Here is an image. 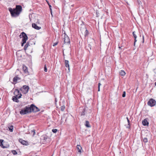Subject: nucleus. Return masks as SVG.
<instances>
[{
	"label": "nucleus",
	"instance_id": "obj_1",
	"mask_svg": "<svg viewBox=\"0 0 156 156\" xmlns=\"http://www.w3.org/2000/svg\"><path fill=\"white\" fill-rule=\"evenodd\" d=\"M11 16L12 17H16L18 16L22 11V8L20 5H16L15 8L12 9L10 7L8 9Z\"/></svg>",
	"mask_w": 156,
	"mask_h": 156
},
{
	"label": "nucleus",
	"instance_id": "obj_2",
	"mask_svg": "<svg viewBox=\"0 0 156 156\" xmlns=\"http://www.w3.org/2000/svg\"><path fill=\"white\" fill-rule=\"evenodd\" d=\"M31 112V109L30 108L29 105L26 106L23 109L20 111V113L21 115H25L28 113Z\"/></svg>",
	"mask_w": 156,
	"mask_h": 156
},
{
	"label": "nucleus",
	"instance_id": "obj_3",
	"mask_svg": "<svg viewBox=\"0 0 156 156\" xmlns=\"http://www.w3.org/2000/svg\"><path fill=\"white\" fill-rule=\"evenodd\" d=\"M29 88V87L28 86L23 85L22 87L20 89V90L21 91L23 94H26L28 93Z\"/></svg>",
	"mask_w": 156,
	"mask_h": 156
},
{
	"label": "nucleus",
	"instance_id": "obj_4",
	"mask_svg": "<svg viewBox=\"0 0 156 156\" xmlns=\"http://www.w3.org/2000/svg\"><path fill=\"white\" fill-rule=\"evenodd\" d=\"M20 38H23L22 41H23V43H26V41L28 39V37L26 33L22 32L20 35Z\"/></svg>",
	"mask_w": 156,
	"mask_h": 156
},
{
	"label": "nucleus",
	"instance_id": "obj_5",
	"mask_svg": "<svg viewBox=\"0 0 156 156\" xmlns=\"http://www.w3.org/2000/svg\"><path fill=\"white\" fill-rule=\"evenodd\" d=\"M29 107L31 109V111L36 112L40 111L39 108L33 104H31L30 106H29Z\"/></svg>",
	"mask_w": 156,
	"mask_h": 156
},
{
	"label": "nucleus",
	"instance_id": "obj_6",
	"mask_svg": "<svg viewBox=\"0 0 156 156\" xmlns=\"http://www.w3.org/2000/svg\"><path fill=\"white\" fill-rule=\"evenodd\" d=\"M156 104V101L152 98L150 99L147 102V105L151 107H153Z\"/></svg>",
	"mask_w": 156,
	"mask_h": 156
},
{
	"label": "nucleus",
	"instance_id": "obj_7",
	"mask_svg": "<svg viewBox=\"0 0 156 156\" xmlns=\"http://www.w3.org/2000/svg\"><path fill=\"white\" fill-rule=\"evenodd\" d=\"M63 39H64V42L65 43H69L70 42V40L68 36L66 35H64Z\"/></svg>",
	"mask_w": 156,
	"mask_h": 156
},
{
	"label": "nucleus",
	"instance_id": "obj_8",
	"mask_svg": "<svg viewBox=\"0 0 156 156\" xmlns=\"http://www.w3.org/2000/svg\"><path fill=\"white\" fill-rule=\"evenodd\" d=\"M19 141L22 144L25 145H27L29 144L28 142L23 140L22 139H20L19 140Z\"/></svg>",
	"mask_w": 156,
	"mask_h": 156
},
{
	"label": "nucleus",
	"instance_id": "obj_9",
	"mask_svg": "<svg viewBox=\"0 0 156 156\" xmlns=\"http://www.w3.org/2000/svg\"><path fill=\"white\" fill-rule=\"evenodd\" d=\"M3 141L4 140H0V146L3 148H7L8 147H9V145H7L6 146H5L3 145Z\"/></svg>",
	"mask_w": 156,
	"mask_h": 156
},
{
	"label": "nucleus",
	"instance_id": "obj_10",
	"mask_svg": "<svg viewBox=\"0 0 156 156\" xmlns=\"http://www.w3.org/2000/svg\"><path fill=\"white\" fill-rule=\"evenodd\" d=\"M32 27L35 29L39 30L41 29V27H39L35 23H33L32 25Z\"/></svg>",
	"mask_w": 156,
	"mask_h": 156
},
{
	"label": "nucleus",
	"instance_id": "obj_11",
	"mask_svg": "<svg viewBox=\"0 0 156 156\" xmlns=\"http://www.w3.org/2000/svg\"><path fill=\"white\" fill-rule=\"evenodd\" d=\"M20 78L18 76H15L13 78V81L14 83H16L18 80H20Z\"/></svg>",
	"mask_w": 156,
	"mask_h": 156
},
{
	"label": "nucleus",
	"instance_id": "obj_12",
	"mask_svg": "<svg viewBox=\"0 0 156 156\" xmlns=\"http://www.w3.org/2000/svg\"><path fill=\"white\" fill-rule=\"evenodd\" d=\"M142 124H143L144 126H148L149 124V122L147 121V120L146 119H144L142 121Z\"/></svg>",
	"mask_w": 156,
	"mask_h": 156
},
{
	"label": "nucleus",
	"instance_id": "obj_13",
	"mask_svg": "<svg viewBox=\"0 0 156 156\" xmlns=\"http://www.w3.org/2000/svg\"><path fill=\"white\" fill-rule=\"evenodd\" d=\"M17 92V93L18 94V95H16V96H17V98H21L22 96V94L21 93L19 94V90L17 89H16L15 90V92Z\"/></svg>",
	"mask_w": 156,
	"mask_h": 156
},
{
	"label": "nucleus",
	"instance_id": "obj_14",
	"mask_svg": "<svg viewBox=\"0 0 156 156\" xmlns=\"http://www.w3.org/2000/svg\"><path fill=\"white\" fill-rule=\"evenodd\" d=\"M133 35L134 37V45L135 46V45L136 42L137 41V40H136V38H137V36H136V35L135 34V31H134V32H133Z\"/></svg>",
	"mask_w": 156,
	"mask_h": 156
},
{
	"label": "nucleus",
	"instance_id": "obj_15",
	"mask_svg": "<svg viewBox=\"0 0 156 156\" xmlns=\"http://www.w3.org/2000/svg\"><path fill=\"white\" fill-rule=\"evenodd\" d=\"M23 69L24 72L25 73H28V69L27 66L25 65H23Z\"/></svg>",
	"mask_w": 156,
	"mask_h": 156
},
{
	"label": "nucleus",
	"instance_id": "obj_16",
	"mask_svg": "<svg viewBox=\"0 0 156 156\" xmlns=\"http://www.w3.org/2000/svg\"><path fill=\"white\" fill-rule=\"evenodd\" d=\"M12 100L16 102H18L19 101L18 98H17V96H14L12 97Z\"/></svg>",
	"mask_w": 156,
	"mask_h": 156
},
{
	"label": "nucleus",
	"instance_id": "obj_17",
	"mask_svg": "<svg viewBox=\"0 0 156 156\" xmlns=\"http://www.w3.org/2000/svg\"><path fill=\"white\" fill-rule=\"evenodd\" d=\"M65 64L66 67L68 68L69 70V62L67 60H65Z\"/></svg>",
	"mask_w": 156,
	"mask_h": 156
},
{
	"label": "nucleus",
	"instance_id": "obj_18",
	"mask_svg": "<svg viewBox=\"0 0 156 156\" xmlns=\"http://www.w3.org/2000/svg\"><path fill=\"white\" fill-rule=\"evenodd\" d=\"M30 41H28L26 43V45L24 46V50L25 51L27 49V47L29 46H30Z\"/></svg>",
	"mask_w": 156,
	"mask_h": 156
},
{
	"label": "nucleus",
	"instance_id": "obj_19",
	"mask_svg": "<svg viewBox=\"0 0 156 156\" xmlns=\"http://www.w3.org/2000/svg\"><path fill=\"white\" fill-rule=\"evenodd\" d=\"M86 126L88 128H90L91 127L90 125L89 124V122L88 121H86L85 124Z\"/></svg>",
	"mask_w": 156,
	"mask_h": 156
},
{
	"label": "nucleus",
	"instance_id": "obj_20",
	"mask_svg": "<svg viewBox=\"0 0 156 156\" xmlns=\"http://www.w3.org/2000/svg\"><path fill=\"white\" fill-rule=\"evenodd\" d=\"M77 148L78 152L80 153H81V150L82 149V147L80 145H77Z\"/></svg>",
	"mask_w": 156,
	"mask_h": 156
},
{
	"label": "nucleus",
	"instance_id": "obj_21",
	"mask_svg": "<svg viewBox=\"0 0 156 156\" xmlns=\"http://www.w3.org/2000/svg\"><path fill=\"white\" fill-rule=\"evenodd\" d=\"M119 74L122 76H124L126 74L125 71L123 70H121L119 72Z\"/></svg>",
	"mask_w": 156,
	"mask_h": 156
},
{
	"label": "nucleus",
	"instance_id": "obj_22",
	"mask_svg": "<svg viewBox=\"0 0 156 156\" xmlns=\"http://www.w3.org/2000/svg\"><path fill=\"white\" fill-rule=\"evenodd\" d=\"M9 128L10 132H12L13 131V127L12 126H10L9 127Z\"/></svg>",
	"mask_w": 156,
	"mask_h": 156
},
{
	"label": "nucleus",
	"instance_id": "obj_23",
	"mask_svg": "<svg viewBox=\"0 0 156 156\" xmlns=\"http://www.w3.org/2000/svg\"><path fill=\"white\" fill-rule=\"evenodd\" d=\"M11 151L12 152V153L14 155H16L17 154V152L15 150H12Z\"/></svg>",
	"mask_w": 156,
	"mask_h": 156
},
{
	"label": "nucleus",
	"instance_id": "obj_24",
	"mask_svg": "<svg viewBox=\"0 0 156 156\" xmlns=\"http://www.w3.org/2000/svg\"><path fill=\"white\" fill-rule=\"evenodd\" d=\"M126 119H127V122H128V125L129 126L127 127H126L127 128H129L130 127V121L129 120L128 117H127L126 118Z\"/></svg>",
	"mask_w": 156,
	"mask_h": 156
},
{
	"label": "nucleus",
	"instance_id": "obj_25",
	"mask_svg": "<svg viewBox=\"0 0 156 156\" xmlns=\"http://www.w3.org/2000/svg\"><path fill=\"white\" fill-rule=\"evenodd\" d=\"M143 141L145 143H147L148 142L147 138H144L143 139Z\"/></svg>",
	"mask_w": 156,
	"mask_h": 156
},
{
	"label": "nucleus",
	"instance_id": "obj_26",
	"mask_svg": "<svg viewBox=\"0 0 156 156\" xmlns=\"http://www.w3.org/2000/svg\"><path fill=\"white\" fill-rule=\"evenodd\" d=\"M65 108V106L64 105L62 106L61 107V110L62 111H63L64 110Z\"/></svg>",
	"mask_w": 156,
	"mask_h": 156
},
{
	"label": "nucleus",
	"instance_id": "obj_27",
	"mask_svg": "<svg viewBox=\"0 0 156 156\" xmlns=\"http://www.w3.org/2000/svg\"><path fill=\"white\" fill-rule=\"evenodd\" d=\"M88 32L87 30H86L85 32V34H84V36H86L88 34Z\"/></svg>",
	"mask_w": 156,
	"mask_h": 156
},
{
	"label": "nucleus",
	"instance_id": "obj_28",
	"mask_svg": "<svg viewBox=\"0 0 156 156\" xmlns=\"http://www.w3.org/2000/svg\"><path fill=\"white\" fill-rule=\"evenodd\" d=\"M44 71L45 72H47V67H46V65H44Z\"/></svg>",
	"mask_w": 156,
	"mask_h": 156
},
{
	"label": "nucleus",
	"instance_id": "obj_29",
	"mask_svg": "<svg viewBox=\"0 0 156 156\" xmlns=\"http://www.w3.org/2000/svg\"><path fill=\"white\" fill-rule=\"evenodd\" d=\"M58 130L56 129H53L52 130V131L54 133H56L57 131Z\"/></svg>",
	"mask_w": 156,
	"mask_h": 156
},
{
	"label": "nucleus",
	"instance_id": "obj_30",
	"mask_svg": "<svg viewBox=\"0 0 156 156\" xmlns=\"http://www.w3.org/2000/svg\"><path fill=\"white\" fill-rule=\"evenodd\" d=\"M126 92L125 91H124L123 92V93L122 94V97L123 98L125 97V96H126Z\"/></svg>",
	"mask_w": 156,
	"mask_h": 156
},
{
	"label": "nucleus",
	"instance_id": "obj_31",
	"mask_svg": "<svg viewBox=\"0 0 156 156\" xmlns=\"http://www.w3.org/2000/svg\"><path fill=\"white\" fill-rule=\"evenodd\" d=\"M85 110L84 109H83V111L82 112L81 115H84L85 114Z\"/></svg>",
	"mask_w": 156,
	"mask_h": 156
},
{
	"label": "nucleus",
	"instance_id": "obj_32",
	"mask_svg": "<svg viewBox=\"0 0 156 156\" xmlns=\"http://www.w3.org/2000/svg\"><path fill=\"white\" fill-rule=\"evenodd\" d=\"M137 2L138 4L139 5H141L142 4V2L140 0H137Z\"/></svg>",
	"mask_w": 156,
	"mask_h": 156
},
{
	"label": "nucleus",
	"instance_id": "obj_33",
	"mask_svg": "<svg viewBox=\"0 0 156 156\" xmlns=\"http://www.w3.org/2000/svg\"><path fill=\"white\" fill-rule=\"evenodd\" d=\"M48 5L49 6L50 9V12H51V14H52V11L51 9V5H50L49 4H48Z\"/></svg>",
	"mask_w": 156,
	"mask_h": 156
},
{
	"label": "nucleus",
	"instance_id": "obj_34",
	"mask_svg": "<svg viewBox=\"0 0 156 156\" xmlns=\"http://www.w3.org/2000/svg\"><path fill=\"white\" fill-rule=\"evenodd\" d=\"M58 42H55L53 44V46H55V45H56L57 44H58Z\"/></svg>",
	"mask_w": 156,
	"mask_h": 156
},
{
	"label": "nucleus",
	"instance_id": "obj_35",
	"mask_svg": "<svg viewBox=\"0 0 156 156\" xmlns=\"http://www.w3.org/2000/svg\"><path fill=\"white\" fill-rule=\"evenodd\" d=\"M32 133L33 132V135L34 136L35 134V130L34 129L31 130Z\"/></svg>",
	"mask_w": 156,
	"mask_h": 156
},
{
	"label": "nucleus",
	"instance_id": "obj_36",
	"mask_svg": "<svg viewBox=\"0 0 156 156\" xmlns=\"http://www.w3.org/2000/svg\"><path fill=\"white\" fill-rule=\"evenodd\" d=\"M22 43H21V46H23V44H25V43H23V41H22Z\"/></svg>",
	"mask_w": 156,
	"mask_h": 156
},
{
	"label": "nucleus",
	"instance_id": "obj_37",
	"mask_svg": "<svg viewBox=\"0 0 156 156\" xmlns=\"http://www.w3.org/2000/svg\"><path fill=\"white\" fill-rule=\"evenodd\" d=\"M143 43H144V36H143Z\"/></svg>",
	"mask_w": 156,
	"mask_h": 156
},
{
	"label": "nucleus",
	"instance_id": "obj_38",
	"mask_svg": "<svg viewBox=\"0 0 156 156\" xmlns=\"http://www.w3.org/2000/svg\"><path fill=\"white\" fill-rule=\"evenodd\" d=\"M101 85V84L100 83H99L98 84V87H100Z\"/></svg>",
	"mask_w": 156,
	"mask_h": 156
},
{
	"label": "nucleus",
	"instance_id": "obj_39",
	"mask_svg": "<svg viewBox=\"0 0 156 156\" xmlns=\"http://www.w3.org/2000/svg\"><path fill=\"white\" fill-rule=\"evenodd\" d=\"M100 87H98V91H100Z\"/></svg>",
	"mask_w": 156,
	"mask_h": 156
},
{
	"label": "nucleus",
	"instance_id": "obj_40",
	"mask_svg": "<svg viewBox=\"0 0 156 156\" xmlns=\"http://www.w3.org/2000/svg\"><path fill=\"white\" fill-rule=\"evenodd\" d=\"M64 35L66 34L65 33V31H64Z\"/></svg>",
	"mask_w": 156,
	"mask_h": 156
},
{
	"label": "nucleus",
	"instance_id": "obj_41",
	"mask_svg": "<svg viewBox=\"0 0 156 156\" xmlns=\"http://www.w3.org/2000/svg\"><path fill=\"white\" fill-rule=\"evenodd\" d=\"M155 85L156 86V82L155 83Z\"/></svg>",
	"mask_w": 156,
	"mask_h": 156
},
{
	"label": "nucleus",
	"instance_id": "obj_42",
	"mask_svg": "<svg viewBox=\"0 0 156 156\" xmlns=\"http://www.w3.org/2000/svg\"><path fill=\"white\" fill-rule=\"evenodd\" d=\"M47 3H48V4H49L48 2V1H47Z\"/></svg>",
	"mask_w": 156,
	"mask_h": 156
},
{
	"label": "nucleus",
	"instance_id": "obj_43",
	"mask_svg": "<svg viewBox=\"0 0 156 156\" xmlns=\"http://www.w3.org/2000/svg\"><path fill=\"white\" fill-rule=\"evenodd\" d=\"M47 139L46 138H45V137L44 138V140H45V139Z\"/></svg>",
	"mask_w": 156,
	"mask_h": 156
},
{
	"label": "nucleus",
	"instance_id": "obj_44",
	"mask_svg": "<svg viewBox=\"0 0 156 156\" xmlns=\"http://www.w3.org/2000/svg\"><path fill=\"white\" fill-rule=\"evenodd\" d=\"M55 101H56V99H55Z\"/></svg>",
	"mask_w": 156,
	"mask_h": 156
}]
</instances>
